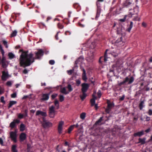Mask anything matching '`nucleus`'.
<instances>
[{"instance_id":"obj_57","label":"nucleus","mask_w":152,"mask_h":152,"mask_svg":"<svg viewBox=\"0 0 152 152\" xmlns=\"http://www.w3.org/2000/svg\"><path fill=\"white\" fill-rule=\"evenodd\" d=\"M112 55L114 57H116L118 55V54L117 53H115V52H113L112 53Z\"/></svg>"},{"instance_id":"obj_48","label":"nucleus","mask_w":152,"mask_h":152,"mask_svg":"<svg viewBox=\"0 0 152 152\" xmlns=\"http://www.w3.org/2000/svg\"><path fill=\"white\" fill-rule=\"evenodd\" d=\"M74 69H71L67 71V73L69 75H71L72 74V72H74Z\"/></svg>"},{"instance_id":"obj_18","label":"nucleus","mask_w":152,"mask_h":152,"mask_svg":"<svg viewBox=\"0 0 152 152\" xmlns=\"http://www.w3.org/2000/svg\"><path fill=\"white\" fill-rule=\"evenodd\" d=\"M83 73L82 74V78L83 80L84 81L86 82L87 79V78L86 75V71L85 69L83 68L82 69Z\"/></svg>"},{"instance_id":"obj_58","label":"nucleus","mask_w":152,"mask_h":152,"mask_svg":"<svg viewBox=\"0 0 152 152\" xmlns=\"http://www.w3.org/2000/svg\"><path fill=\"white\" fill-rule=\"evenodd\" d=\"M148 114L150 115H152V110L151 109H149L148 111Z\"/></svg>"},{"instance_id":"obj_39","label":"nucleus","mask_w":152,"mask_h":152,"mask_svg":"<svg viewBox=\"0 0 152 152\" xmlns=\"http://www.w3.org/2000/svg\"><path fill=\"white\" fill-rule=\"evenodd\" d=\"M90 102L91 104V106H94L95 103V99H92L90 100Z\"/></svg>"},{"instance_id":"obj_55","label":"nucleus","mask_w":152,"mask_h":152,"mask_svg":"<svg viewBox=\"0 0 152 152\" xmlns=\"http://www.w3.org/2000/svg\"><path fill=\"white\" fill-rule=\"evenodd\" d=\"M125 95H123L122 97H121L119 99V100L121 101H123L125 98Z\"/></svg>"},{"instance_id":"obj_2","label":"nucleus","mask_w":152,"mask_h":152,"mask_svg":"<svg viewBox=\"0 0 152 152\" xmlns=\"http://www.w3.org/2000/svg\"><path fill=\"white\" fill-rule=\"evenodd\" d=\"M134 77L130 75L126 77L124 80L122 82L118 83V85L121 86L123 85L131 84L134 81Z\"/></svg>"},{"instance_id":"obj_28","label":"nucleus","mask_w":152,"mask_h":152,"mask_svg":"<svg viewBox=\"0 0 152 152\" xmlns=\"http://www.w3.org/2000/svg\"><path fill=\"white\" fill-rule=\"evenodd\" d=\"M75 126V125H73L70 126L68 129V132L69 134L71 133V132L73 130Z\"/></svg>"},{"instance_id":"obj_25","label":"nucleus","mask_w":152,"mask_h":152,"mask_svg":"<svg viewBox=\"0 0 152 152\" xmlns=\"http://www.w3.org/2000/svg\"><path fill=\"white\" fill-rule=\"evenodd\" d=\"M17 103L16 101H10L9 102V105L8 106V109L10 108L13 105Z\"/></svg>"},{"instance_id":"obj_17","label":"nucleus","mask_w":152,"mask_h":152,"mask_svg":"<svg viewBox=\"0 0 152 152\" xmlns=\"http://www.w3.org/2000/svg\"><path fill=\"white\" fill-rule=\"evenodd\" d=\"M144 134V131L143 130H142L140 132H138L134 133L133 135L134 137H136L137 136L140 137Z\"/></svg>"},{"instance_id":"obj_61","label":"nucleus","mask_w":152,"mask_h":152,"mask_svg":"<svg viewBox=\"0 0 152 152\" xmlns=\"http://www.w3.org/2000/svg\"><path fill=\"white\" fill-rule=\"evenodd\" d=\"M23 73L25 74H27L28 73V71L26 69H24L23 71Z\"/></svg>"},{"instance_id":"obj_53","label":"nucleus","mask_w":152,"mask_h":152,"mask_svg":"<svg viewBox=\"0 0 152 152\" xmlns=\"http://www.w3.org/2000/svg\"><path fill=\"white\" fill-rule=\"evenodd\" d=\"M101 93L100 91H99L97 93V95L98 97L99 98H100L101 96Z\"/></svg>"},{"instance_id":"obj_5","label":"nucleus","mask_w":152,"mask_h":152,"mask_svg":"<svg viewBox=\"0 0 152 152\" xmlns=\"http://www.w3.org/2000/svg\"><path fill=\"white\" fill-rule=\"evenodd\" d=\"M123 59L120 58L117 60L115 62V66L120 69H121L123 67Z\"/></svg>"},{"instance_id":"obj_64","label":"nucleus","mask_w":152,"mask_h":152,"mask_svg":"<svg viewBox=\"0 0 152 152\" xmlns=\"http://www.w3.org/2000/svg\"><path fill=\"white\" fill-rule=\"evenodd\" d=\"M42 121H42V123H45L47 121L46 120L45 117H43L42 118Z\"/></svg>"},{"instance_id":"obj_47","label":"nucleus","mask_w":152,"mask_h":152,"mask_svg":"<svg viewBox=\"0 0 152 152\" xmlns=\"http://www.w3.org/2000/svg\"><path fill=\"white\" fill-rule=\"evenodd\" d=\"M24 116L25 117H27L28 116V110L26 109L24 110Z\"/></svg>"},{"instance_id":"obj_21","label":"nucleus","mask_w":152,"mask_h":152,"mask_svg":"<svg viewBox=\"0 0 152 152\" xmlns=\"http://www.w3.org/2000/svg\"><path fill=\"white\" fill-rule=\"evenodd\" d=\"M97 12H96V18H98L100 15L101 12V9L99 5L97 6Z\"/></svg>"},{"instance_id":"obj_30","label":"nucleus","mask_w":152,"mask_h":152,"mask_svg":"<svg viewBox=\"0 0 152 152\" xmlns=\"http://www.w3.org/2000/svg\"><path fill=\"white\" fill-rule=\"evenodd\" d=\"M73 6L76 9L78 10H80V6L78 3H76L74 4Z\"/></svg>"},{"instance_id":"obj_34","label":"nucleus","mask_w":152,"mask_h":152,"mask_svg":"<svg viewBox=\"0 0 152 152\" xmlns=\"http://www.w3.org/2000/svg\"><path fill=\"white\" fill-rule=\"evenodd\" d=\"M132 4V2L131 1H126L125 3L124 4V6L125 7H128L129 5H130Z\"/></svg>"},{"instance_id":"obj_12","label":"nucleus","mask_w":152,"mask_h":152,"mask_svg":"<svg viewBox=\"0 0 152 152\" xmlns=\"http://www.w3.org/2000/svg\"><path fill=\"white\" fill-rule=\"evenodd\" d=\"M83 58L82 57L80 56L79 58H78L75 61V67H77V64H80L81 63L83 62Z\"/></svg>"},{"instance_id":"obj_8","label":"nucleus","mask_w":152,"mask_h":152,"mask_svg":"<svg viewBox=\"0 0 152 152\" xmlns=\"http://www.w3.org/2000/svg\"><path fill=\"white\" fill-rule=\"evenodd\" d=\"M81 91L86 92L89 87V85L88 83H83L81 84Z\"/></svg>"},{"instance_id":"obj_23","label":"nucleus","mask_w":152,"mask_h":152,"mask_svg":"<svg viewBox=\"0 0 152 152\" xmlns=\"http://www.w3.org/2000/svg\"><path fill=\"white\" fill-rule=\"evenodd\" d=\"M82 94L80 96V98L83 101L87 96V94H86V92L82 91Z\"/></svg>"},{"instance_id":"obj_46","label":"nucleus","mask_w":152,"mask_h":152,"mask_svg":"<svg viewBox=\"0 0 152 152\" xmlns=\"http://www.w3.org/2000/svg\"><path fill=\"white\" fill-rule=\"evenodd\" d=\"M76 85L77 86H79L81 83V82L79 80H76Z\"/></svg>"},{"instance_id":"obj_19","label":"nucleus","mask_w":152,"mask_h":152,"mask_svg":"<svg viewBox=\"0 0 152 152\" xmlns=\"http://www.w3.org/2000/svg\"><path fill=\"white\" fill-rule=\"evenodd\" d=\"M146 138L145 137H144L142 138H139L138 139V142L137 143H140L141 145H143L145 143V140Z\"/></svg>"},{"instance_id":"obj_9","label":"nucleus","mask_w":152,"mask_h":152,"mask_svg":"<svg viewBox=\"0 0 152 152\" xmlns=\"http://www.w3.org/2000/svg\"><path fill=\"white\" fill-rule=\"evenodd\" d=\"M20 122V121L18 119H15L11 122L10 124V126L12 128H14L16 126V124H18Z\"/></svg>"},{"instance_id":"obj_1","label":"nucleus","mask_w":152,"mask_h":152,"mask_svg":"<svg viewBox=\"0 0 152 152\" xmlns=\"http://www.w3.org/2000/svg\"><path fill=\"white\" fill-rule=\"evenodd\" d=\"M20 52H22L19 58L20 66L25 68L30 66L34 61V58L32 53L28 54V51H23L22 49L19 50Z\"/></svg>"},{"instance_id":"obj_15","label":"nucleus","mask_w":152,"mask_h":152,"mask_svg":"<svg viewBox=\"0 0 152 152\" xmlns=\"http://www.w3.org/2000/svg\"><path fill=\"white\" fill-rule=\"evenodd\" d=\"M39 115H41L42 116L44 117H45L47 116V114L46 112L40 110L37 111L36 113V115L38 116Z\"/></svg>"},{"instance_id":"obj_33","label":"nucleus","mask_w":152,"mask_h":152,"mask_svg":"<svg viewBox=\"0 0 152 152\" xmlns=\"http://www.w3.org/2000/svg\"><path fill=\"white\" fill-rule=\"evenodd\" d=\"M9 58L12 59L15 57V55L11 52L9 53L8 54Z\"/></svg>"},{"instance_id":"obj_16","label":"nucleus","mask_w":152,"mask_h":152,"mask_svg":"<svg viewBox=\"0 0 152 152\" xmlns=\"http://www.w3.org/2000/svg\"><path fill=\"white\" fill-rule=\"evenodd\" d=\"M26 134L25 133H22L20 134L19 136V139L20 141H23L26 139Z\"/></svg>"},{"instance_id":"obj_10","label":"nucleus","mask_w":152,"mask_h":152,"mask_svg":"<svg viewBox=\"0 0 152 152\" xmlns=\"http://www.w3.org/2000/svg\"><path fill=\"white\" fill-rule=\"evenodd\" d=\"M50 94V93L43 94L42 96V98H41V100L42 101L48 100L49 99Z\"/></svg>"},{"instance_id":"obj_43","label":"nucleus","mask_w":152,"mask_h":152,"mask_svg":"<svg viewBox=\"0 0 152 152\" xmlns=\"http://www.w3.org/2000/svg\"><path fill=\"white\" fill-rule=\"evenodd\" d=\"M126 17L127 16L125 15L123 18L119 19V21L121 22H124L125 21Z\"/></svg>"},{"instance_id":"obj_29","label":"nucleus","mask_w":152,"mask_h":152,"mask_svg":"<svg viewBox=\"0 0 152 152\" xmlns=\"http://www.w3.org/2000/svg\"><path fill=\"white\" fill-rule=\"evenodd\" d=\"M25 126L23 124H21L20 126V130L21 132L24 131L25 129Z\"/></svg>"},{"instance_id":"obj_22","label":"nucleus","mask_w":152,"mask_h":152,"mask_svg":"<svg viewBox=\"0 0 152 152\" xmlns=\"http://www.w3.org/2000/svg\"><path fill=\"white\" fill-rule=\"evenodd\" d=\"M103 116L101 117L99 119L95 122V124L101 125H102V121L103 120Z\"/></svg>"},{"instance_id":"obj_11","label":"nucleus","mask_w":152,"mask_h":152,"mask_svg":"<svg viewBox=\"0 0 152 152\" xmlns=\"http://www.w3.org/2000/svg\"><path fill=\"white\" fill-rule=\"evenodd\" d=\"M64 124V122L63 121H61L59 122L58 126V131L59 134L62 133V131L63 129L62 126Z\"/></svg>"},{"instance_id":"obj_27","label":"nucleus","mask_w":152,"mask_h":152,"mask_svg":"<svg viewBox=\"0 0 152 152\" xmlns=\"http://www.w3.org/2000/svg\"><path fill=\"white\" fill-rule=\"evenodd\" d=\"M124 28L123 27L118 28L117 31V34H122V32H123L122 30Z\"/></svg>"},{"instance_id":"obj_24","label":"nucleus","mask_w":152,"mask_h":152,"mask_svg":"<svg viewBox=\"0 0 152 152\" xmlns=\"http://www.w3.org/2000/svg\"><path fill=\"white\" fill-rule=\"evenodd\" d=\"M122 37H121L119 39H118L115 42L116 43H118V45H123L122 44L123 43V41H122Z\"/></svg>"},{"instance_id":"obj_62","label":"nucleus","mask_w":152,"mask_h":152,"mask_svg":"<svg viewBox=\"0 0 152 152\" xmlns=\"http://www.w3.org/2000/svg\"><path fill=\"white\" fill-rule=\"evenodd\" d=\"M151 131V129L150 128H149L148 129H147L145 130V132H146V133H148L149 132Z\"/></svg>"},{"instance_id":"obj_13","label":"nucleus","mask_w":152,"mask_h":152,"mask_svg":"<svg viewBox=\"0 0 152 152\" xmlns=\"http://www.w3.org/2000/svg\"><path fill=\"white\" fill-rule=\"evenodd\" d=\"M9 75L7 72L5 71H3L2 72V75L1 76V79L2 80L6 81L7 79L8 78Z\"/></svg>"},{"instance_id":"obj_32","label":"nucleus","mask_w":152,"mask_h":152,"mask_svg":"<svg viewBox=\"0 0 152 152\" xmlns=\"http://www.w3.org/2000/svg\"><path fill=\"white\" fill-rule=\"evenodd\" d=\"M144 104V101H142L140 102L139 105V109L140 110H142V109L144 107L143 105Z\"/></svg>"},{"instance_id":"obj_4","label":"nucleus","mask_w":152,"mask_h":152,"mask_svg":"<svg viewBox=\"0 0 152 152\" xmlns=\"http://www.w3.org/2000/svg\"><path fill=\"white\" fill-rule=\"evenodd\" d=\"M35 58H34L35 59H39L42 56L44 53V52L42 49H39L37 52H35Z\"/></svg>"},{"instance_id":"obj_6","label":"nucleus","mask_w":152,"mask_h":152,"mask_svg":"<svg viewBox=\"0 0 152 152\" xmlns=\"http://www.w3.org/2000/svg\"><path fill=\"white\" fill-rule=\"evenodd\" d=\"M10 137L11 140L15 142H17V132L16 131L10 132Z\"/></svg>"},{"instance_id":"obj_52","label":"nucleus","mask_w":152,"mask_h":152,"mask_svg":"<svg viewBox=\"0 0 152 152\" xmlns=\"http://www.w3.org/2000/svg\"><path fill=\"white\" fill-rule=\"evenodd\" d=\"M55 61L53 60H50L49 61V63L51 65H53L55 64Z\"/></svg>"},{"instance_id":"obj_44","label":"nucleus","mask_w":152,"mask_h":152,"mask_svg":"<svg viewBox=\"0 0 152 152\" xmlns=\"http://www.w3.org/2000/svg\"><path fill=\"white\" fill-rule=\"evenodd\" d=\"M24 117V115L20 113H19L18 115V118L20 119L23 118Z\"/></svg>"},{"instance_id":"obj_40","label":"nucleus","mask_w":152,"mask_h":152,"mask_svg":"<svg viewBox=\"0 0 152 152\" xmlns=\"http://www.w3.org/2000/svg\"><path fill=\"white\" fill-rule=\"evenodd\" d=\"M54 104L57 107V109H58L59 108V102L56 99L54 101Z\"/></svg>"},{"instance_id":"obj_36","label":"nucleus","mask_w":152,"mask_h":152,"mask_svg":"<svg viewBox=\"0 0 152 152\" xmlns=\"http://www.w3.org/2000/svg\"><path fill=\"white\" fill-rule=\"evenodd\" d=\"M15 18L16 17L15 15H12L10 20L12 23H13L14 22Z\"/></svg>"},{"instance_id":"obj_56","label":"nucleus","mask_w":152,"mask_h":152,"mask_svg":"<svg viewBox=\"0 0 152 152\" xmlns=\"http://www.w3.org/2000/svg\"><path fill=\"white\" fill-rule=\"evenodd\" d=\"M78 24L79 26L83 28L85 26L84 25L81 23L80 22H79L78 23Z\"/></svg>"},{"instance_id":"obj_54","label":"nucleus","mask_w":152,"mask_h":152,"mask_svg":"<svg viewBox=\"0 0 152 152\" xmlns=\"http://www.w3.org/2000/svg\"><path fill=\"white\" fill-rule=\"evenodd\" d=\"M6 84L8 86H11L12 84L11 81H8L7 82Z\"/></svg>"},{"instance_id":"obj_63","label":"nucleus","mask_w":152,"mask_h":152,"mask_svg":"<svg viewBox=\"0 0 152 152\" xmlns=\"http://www.w3.org/2000/svg\"><path fill=\"white\" fill-rule=\"evenodd\" d=\"M65 35H69L71 34V33L69 31H66L65 33Z\"/></svg>"},{"instance_id":"obj_45","label":"nucleus","mask_w":152,"mask_h":152,"mask_svg":"<svg viewBox=\"0 0 152 152\" xmlns=\"http://www.w3.org/2000/svg\"><path fill=\"white\" fill-rule=\"evenodd\" d=\"M58 27L61 29H62L64 28V26L60 23H59L58 24Z\"/></svg>"},{"instance_id":"obj_37","label":"nucleus","mask_w":152,"mask_h":152,"mask_svg":"<svg viewBox=\"0 0 152 152\" xmlns=\"http://www.w3.org/2000/svg\"><path fill=\"white\" fill-rule=\"evenodd\" d=\"M86 113H83L80 115V118L82 119H84L86 117Z\"/></svg>"},{"instance_id":"obj_42","label":"nucleus","mask_w":152,"mask_h":152,"mask_svg":"<svg viewBox=\"0 0 152 152\" xmlns=\"http://www.w3.org/2000/svg\"><path fill=\"white\" fill-rule=\"evenodd\" d=\"M58 96V94H52L51 96V97L52 100L54 99L56 97Z\"/></svg>"},{"instance_id":"obj_31","label":"nucleus","mask_w":152,"mask_h":152,"mask_svg":"<svg viewBox=\"0 0 152 152\" xmlns=\"http://www.w3.org/2000/svg\"><path fill=\"white\" fill-rule=\"evenodd\" d=\"M66 88L68 89V91H67L69 92V93L73 91V89L72 86L70 84H68L67 85Z\"/></svg>"},{"instance_id":"obj_41","label":"nucleus","mask_w":152,"mask_h":152,"mask_svg":"<svg viewBox=\"0 0 152 152\" xmlns=\"http://www.w3.org/2000/svg\"><path fill=\"white\" fill-rule=\"evenodd\" d=\"M59 99L60 101L62 102L64 100V97L63 95H60L59 96Z\"/></svg>"},{"instance_id":"obj_38","label":"nucleus","mask_w":152,"mask_h":152,"mask_svg":"<svg viewBox=\"0 0 152 152\" xmlns=\"http://www.w3.org/2000/svg\"><path fill=\"white\" fill-rule=\"evenodd\" d=\"M17 33V31L16 30H14L11 34V37H15Z\"/></svg>"},{"instance_id":"obj_3","label":"nucleus","mask_w":152,"mask_h":152,"mask_svg":"<svg viewBox=\"0 0 152 152\" xmlns=\"http://www.w3.org/2000/svg\"><path fill=\"white\" fill-rule=\"evenodd\" d=\"M55 107L52 105L49 107V115L50 118H53L55 115Z\"/></svg>"},{"instance_id":"obj_50","label":"nucleus","mask_w":152,"mask_h":152,"mask_svg":"<svg viewBox=\"0 0 152 152\" xmlns=\"http://www.w3.org/2000/svg\"><path fill=\"white\" fill-rule=\"evenodd\" d=\"M17 96V94L15 92L11 95V97L12 98H15Z\"/></svg>"},{"instance_id":"obj_51","label":"nucleus","mask_w":152,"mask_h":152,"mask_svg":"<svg viewBox=\"0 0 152 152\" xmlns=\"http://www.w3.org/2000/svg\"><path fill=\"white\" fill-rule=\"evenodd\" d=\"M4 97L3 96H2L1 97V102L5 104V101H4Z\"/></svg>"},{"instance_id":"obj_59","label":"nucleus","mask_w":152,"mask_h":152,"mask_svg":"<svg viewBox=\"0 0 152 152\" xmlns=\"http://www.w3.org/2000/svg\"><path fill=\"white\" fill-rule=\"evenodd\" d=\"M3 44L4 45L6 46V48H7V41L4 40L3 41Z\"/></svg>"},{"instance_id":"obj_14","label":"nucleus","mask_w":152,"mask_h":152,"mask_svg":"<svg viewBox=\"0 0 152 152\" xmlns=\"http://www.w3.org/2000/svg\"><path fill=\"white\" fill-rule=\"evenodd\" d=\"M42 124L44 128H48L51 127L53 125L49 121H47L45 123H42Z\"/></svg>"},{"instance_id":"obj_7","label":"nucleus","mask_w":152,"mask_h":152,"mask_svg":"<svg viewBox=\"0 0 152 152\" xmlns=\"http://www.w3.org/2000/svg\"><path fill=\"white\" fill-rule=\"evenodd\" d=\"M114 107V104L113 103L108 102L107 106L106 109L105 110V112L107 113H110L112 108Z\"/></svg>"},{"instance_id":"obj_49","label":"nucleus","mask_w":152,"mask_h":152,"mask_svg":"<svg viewBox=\"0 0 152 152\" xmlns=\"http://www.w3.org/2000/svg\"><path fill=\"white\" fill-rule=\"evenodd\" d=\"M63 22L66 25L68 24L69 23V20H68L64 19L63 20Z\"/></svg>"},{"instance_id":"obj_35","label":"nucleus","mask_w":152,"mask_h":152,"mask_svg":"<svg viewBox=\"0 0 152 152\" xmlns=\"http://www.w3.org/2000/svg\"><path fill=\"white\" fill-rule=\"evenodd\" d=\"M107 50H106L105 52V53H104V62H106L107 60V58L108 57H107Z\"/></svg>"},{"instance_id":"obj_26","label":"nucleus","mask_w":152,"mask_h":152,"mask_svg":"<svg viewBox=\"0 0 152 152\" xmlns=\"http://www.w3.org/2000/svg\"><path fill=\"white\" fill-rule=\"evenodd\" d=\"M17 146L16 145H12L11 148V151L12 152H18L16 149Z\"/></svg>"},{"instance_id":"obj_60","label":"nucleus","mask_w":152,"mask_h":152,"mask_svg":"<svg viewBox=\"0 0 152 152\" xmlns=\"http://www.w3.org/2000/svg\"><path fill=\"white\" fill-rule=\"evenodd\" d=\"M104 0H97L96 2V5L97 6L98 5V2H102L104 1Z\"/></svg>"},{"instance_id":"obj_20","label":"nucleus","mask_w":152,"mask_h":152,"mask_svg":"<svg viewBox=\"0 0 152 152\" xmlns=\"http://www.w3.org/2000/svg\"><path fill=\"white\" fill-rule=\"evenodd\" d=\"M60 92L65 95H66L69 94V92L66 91V88L65 87H63L61 88L60 90Z\"/></svg>"}]
</instances>
